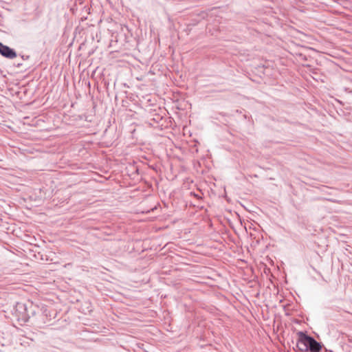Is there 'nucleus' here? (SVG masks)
Listing matches in <instances>:
<instances>
[{"instance_id": "obj_1", "label": "nucleus", "mask_w": 352, "mask_h": 352, "mask_svg": "<svg viewBox=\"0 0 352 352\" xmlns=\"http://www.w3.org/2000/svg\"><path fill=\"white\" fill-rule=\"evenodd\" d=\"M297 336L295 344L297 352H322L323 344L308 335L306 331H300Z\"/></svg>"}, {"instance_id": "obj_2", "label": "nucleus", "mask_w": 352, "mask_h": 352, "mask_svg": "<svg viewBox=\"0 0 352 352\" xmlns=\"http://www.w3.org/2000/svg\"><path fill=\"white\" fill-rule=\"evenodd\" d=\"M27 309L26 302H17L14 308L12 315L21 322V324L29 320L28 314L26 313Z\"/></svg>"}, {"instance_id": "obj_3", "label": "nucleus", "mask_w": 352, "mask_h": 352, "mask_svg": "<svg viewBox=\"0 0 352 352\" xmlns=\"http://www.w3.org/2000/svg\"><path fill=\"white\" fill-rule=\"evenodd\" d=\"M0 55L7 59H14L17 57L16 50L0 42Z\"/></svg>"}, {"instance_id": "obj_4", "label": "nucleus", "mask_w": 352, "mask_h": 352, "mask_svg": "<svg viewBox=\"0 0 352 352\" xmlns=\"http://www.w3.org/2000/svg\"><path fill=\"white\" fill-rule=\"evenodd\" d=\"M26 305L28 307L26 313L28 314L29 319L36 316L40 311L39 307L34 305L32 301H28Z\"/></svg>"}, {"instance_id": "obj_5", "label": "nucleus", "mask_w": 352, "mask_h": 352, "mask_svg": "<svg viewBox=\"0 0 352 352\" xmlns=\"http://www.w3.org/2000/svg\"><path fill=\"white\" fill-rule=\"evenodd\" d=\"M163 116L160 114H154L153 117L151 119V121H153L155 123H160L161 120H162Z\"/></svg>"}, {"instance_id": "obj_6", "label": "nucleus", "mask_w": 352, "mask_h": 352, "mask_svg": "<svg viewBox=\"0 0 352 352\" xmlns=\"http://www.w3.org/2000/svg\"><path fill=\"white\" fill-rule=\"evenodd\" d=\"M14 65L17 68H20L23 65V63L22 61H17L14 63Z\"/></svg>"}, {"instance_id": "obj_7", "label": "nucleus", "mask_w": 352, "mask_h": 352, "mask_svg": "<svg viewBox=\"0 0 352 352\" xmlns=\"http://www.w3.org/2000/svg\"><path fill=\"white\" fill-rule=\"evenodd\" d=\"M21 58L22 60H27L30 58V56L29 55H21Z\"/></svg>"}, {"instance_id": "obj_8", "label": "nucleus", "mask_w": 352, "mask_h": 352, "mask_svg": "<svg viewBox=\"0 0 352 352\" xmlns=\"http://www.w3.org/2000/svg\"><path fill=\"white\" fill-rule=\"evenodd\" d=\"M190 195H191L192 196L195 197V198L198 199H201V198L199 195L196 194V193H195V192H190Z\"/></svg>"}, {"instance_id": "obj_9", "label": "nucleus", "mask_w": 352, "mask_h": 352, "mask_svg": "<svg viewBox=\"0 0 352 352\" xmlns=\"http://www.w3.org/2000/svg\"><path fill=\"white\" fill-rule=\"evenodd\" d=\"M197 23H198V21H196V20H192V22L190 23V25H197Z\"/></svg>"}]
</instances>
